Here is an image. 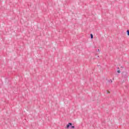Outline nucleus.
Returning a JSON list of instances; mask_svg holds the SVG:
<instances>
[{
    "instance_id": "423d86ee",
    "label": "nucleus",
    "mask_w": 129,
    "mask_h": 129,
    "mask_svg": "<svg viewBox=\"0 0 129 129\" xmlns=\"http://www.w3.org/2000/svg\"><path fill=\"white\" fill-rule=\"evenodd\" d=\"M107 93H110V92L108 91V92H107Z\"/></svg>"
},
{
    "instance_id": "7ed1b4c3",
    "label": "nucleus",
    "mask_w": 129,
    "mask_h": 129,
    "mask_svg": "<svg viewBox=\"0 0 129 129\" xmlns=\"http://www.w3.org/2000/svg\"><path fill=\"white\" fill-rule=\"evenodd\" d=\"M127 34L129 36V30H127Z\"/></svg>"
},
{
    "instance_id": "f257e3e1",
    "label": "nucleus",
    "mask_w": 129,
    "mask_h": 129,
    "mask_svg": "<svg viewBox=\"0 0 129 129\" xmlns=\"http://www.w3.org/2000/svg\"><path fill=\"white\" fill-rule=\"evenodd\" d=\"M72 125V123H69L67 125V128H69V126H71Z\"/></svg>"
},
{
    "instance_id": "39448f33",
    "label": "nucleus",
    "mask_w": 129,
    "mask_h": 129,
    "mask_svg": "<svg viewBox=\"0 0 129 129\" xmlns=\"http://www.w3.org/2000/svg\"><path fill=\"white\" fill-rule=\"evenodd\" d=\"M117 72L118 73H120V71H117Z\"/></svg>"
},
{
    "instance_id": "f03ea898",
    "label": "nucleus",
    "mask_w": 129,
    "mask_h": 129,
    "mask_svg": "<svg viewBox=\"0 0 129 129\" xmlns=\"http://www.w3.org/2000/svg\"><path fill=\"white\" fill-rule=\"evenodd\" d=\"M90 36H91V39H93V35L91 34Z\"/></svg>"
},
{
    "instance_id": "20e7f679",
    "label": "nucleus",
    "mask_w": 129,
    "mask_h": 129,
    "mask_svg": "<svg viewBox=\"0 0 129 129\" xmlns=\"http://www.w3.org/2000/svg\"><path fill=\"white\" fill-rule=\"evenodd\" d=\"M72 128H75V126H72Z\"/></svg>"
}]
</instances>
